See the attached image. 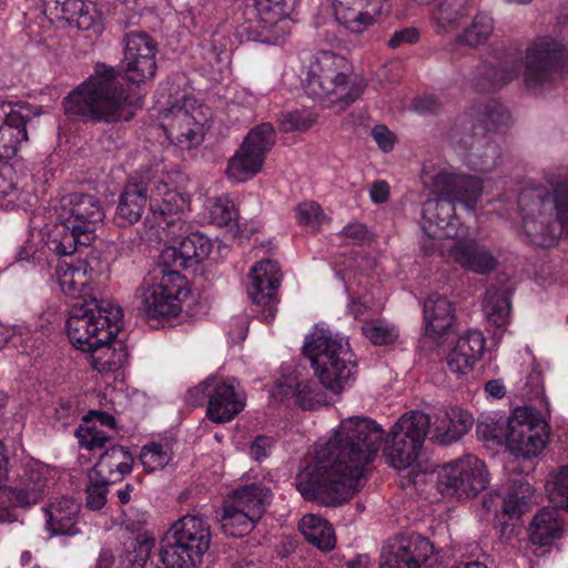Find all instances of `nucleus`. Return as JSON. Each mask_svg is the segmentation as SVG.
Wrapping results in <instances>:
<instances>
[{
	"label": "nucleus",
	"instance_id": "54",
	"mask_svg": "<svg viewBox=\"0 0 568 568\" xmlns=\"http://www.w3.org/2000/svg\"><path fill=\"white\" fill-rule=\"evenodd\" d=\"M485 119L479 121L486 128V133L489 130H500L507 126L510 114L509 112L499 103L493 102L488 104L485 109Z\"/></svg>",
	"mask_w": 568,
	"mask_h": 568
},
{
	"label": "nucleus",
	"instance_id": "21",
	"mask_svg": "<svg viewBox=\"0 0 568 568\" xmlns=\"http://www.w3.org/2000/svg\"><path fill=\"white\" fill-rule=\"evenodd\" d=\"M250 286L247 293L252 302L262 306L261 315L264 321L270 322L276 313V291L282 276L275 261L264 260L252 266L250 274Z\"/></svg>",
	"mask_w": 568,
	"mask_h": 568
},
{
	"label": "nucleus",
	"instance_id": "46",
	"mask_svg": "<svg viewBox=\"0 0 568 568\" xmlns=\"http://www.w3.org/2000/svg\"><path fill=\"white\" fill-rule=\"evenodd\" d=\"M112 481L91 470L89 473V484L87 486V506L91 510H100L106 503L109 486Z\"/></svg>",
	"mask_w": 568,
	"mask_h": 568
},
{
	"label": "nucleus",
	"instance_id": "44",
	"mask_svg": "<svg viewBox=\"0 0 568 568\" xmlns=\"http://www.w3.org/2000/svg\"><path fill=\"white\" fill-rule=\"evenodd\" d=\"M545 488L554 507L568 510V466L551 471Z\"/></svg>",
	"mask_w": 568,
	"mask_h": 568
},
{
	"label": "nucleus",
	"instance_id": "4",
	"mask_svg": "<svg viewBox=\"0 0 568 568\" xmlns=\"http://www.w3.org/2000/svg\"><path fill=\"white\" fill-rule=\"evenodd\" d=\"M432 192L435 197L424 202L420 219L426 236L422 250L426 255L444 248L439 241L458 235L455 203L473 211L481 195V185L474 176L442 171L433 178Z\"/></svg>",
	"mask_w": 568,
	"mask_h": 568
},
{
	"label": "nucleus",
	"instance_id": "27",
	"mask_svg": "<svg viewBox=\"0 0 568 568\" xmlns=\"http://www.w3.org/2000/svg\"><path fill=\"white\" fill-rule=\"evenodd\" d=\"M473 416L460 407H442L429 424L430 440L448 445L459 440L473 426Z\"/></svg>",
	"mask_w": 568,
	"mask_h": 568
},
{
	"label": "nucleus",
	"instance_id": "28",
	"mask_svg": "<svg viewBox=\"0 0 568 568\" xmlns=\"http://www.w3.org/2000/svg\"><path fill=\"white\" fill-rule=\"evenodd\" d=\"M80 504L69 497L51 503L44 508L45 528L51 536H75L80 529Z\"/></svg>",
	"mask_w": 568,
	"mask_h": 568
},
{
	"label": "nucleus",
	"instance_id": "48",
	"mask_svg": "<svg viewBox=\"0 0 568 568\" xmlns=\"http://www.w3.org/2000/svg\"><path fill=\"white\" fill-rule=\"evenodd\" d=\"M171 460V453L162 445L152 443L143 446L140 454V462L146 471L162 469Z\"/></svg>",
	"mask_w": 568,
	"mask_h": 568
},
{
	"label": "nucleus",
	"instance_id": "9",
	"mask_svg": "<svg viewBox=\"0 0 568 568\" xmlns=\"http://www.w3.org/2000/svg\"><path fill=\"white\" fill-rule=\"evenodd\" d=\"M322 385L338 394L356 372V358L348 341L329 329H315L303 346Z\"/></svg>",
	"mask_w": 568,
	"mask_h": 568
},
{
	"label": "nucleus",
	"instance_id": "18",
	"mask_svg": "<svg viewBox=\"0 0 568 568\" xmlns=\"http://www.w3.org/2000/svg\"><path fill=\"white\" fill-rule=\"evenodd\" d=\"M52 470L45 464L29 459L21 464L16 479L3 488L2 497L11 507L38 504L49 493Z\"/></svg>",
	"mask_w": 568,
	"mask_h": 568
},
{
	"label": "nucleus",
	"instance_id": "17",
	"mask_svg": "<svg viewBox=\"0 0 568 568\" xmlns=\"http://www.w3.org/2000/svg\"><path fill=\"white\" fill-rule=\"evenodd\" d=\"M275 143V130L271 123L252 129L227 164V175L236 182H244L258 173L266 153Z\"/></svg>",
	"mask_w": 568,
	"mask_h": 568
},
{
	"label": "nucleus",
	"instance_id": "45",
	"mask_svg": "<svg viewBox=\"0 0 568 568\" xmlns=\"http://www.w3.org/2000/svg\"><path fill=\"white\" fill-rule=\"evenodd\" d=\"M155 546V539L150 534L140 535L133 545L132 550H128L121 559L123 568H144L150 558V554Z\"/></svg>",
	"mask_w": 568,
	"mask_h": 568
},
{
	"label": "nucleus",
	"instance_id": "36",
	"mask_svg": "<svg viewBox=\"0 0 568 568\" xmlns=\"http://www.w3.org/2000/svg\"><path fill=\"white\" fill-rule=\"evenodd\" d=\"M298 527L305 539L320 550L328 551L335 547L334 529L325 518L313 514L305 515Z\"/></svg>",
	"mask_w": 568,
	"mask_h": 568
},
{
	"label": "nucleus",
	"instance_id": "11",
	"mask_svg": "<svg viewBox=\"0 0 568 568\" xmlns=\"http://www.w3.org/2000/svg\"><path fill=\"white\" fill-rule=\"evenodd\" d=\"M211 526L200 514H187L169 528L161 548L166 568H196L211 545Z\"/></svg>",
	"mask_w": 568,
	"mask_h": 568
},
{
	"label": "nucleus",
	"instance_id": "57",
	"mask_svg": "<svg viewBox=\"0 0 568 568\" xmlns=\"http://www.w3.org/2000/svg\"><path fill=\"white\" fill-rule=\"evenodd\" d=\"M544 389L542 375L540 369L534 367L526 376L525 386L523 388V396L531 399L538 397Z\"/></svg>",
	"mask_w": 568,
	"mask_h": 568
},
{
	"label": "nucleus",
	"instance_id": "55",
	"mask_svg": "<svg viewBox=\"0 0 568 568\" xmlns=\"http://www.w3.org/2000/svg\"><path fill=\"white\" fill-rule=\"evenodd\" d=\"M476 361L471 359L469 355L458 351L454 347L447 355V366L452 373L457 375H466L473 371Z\"/></svg>",
	"mask_w": 568,
	"mask_h": 568
},
{
	"label": "nucleus",
	"instance_id": "51",
	"mask_svg": "<svg viewBox=\"0 0 568 568\" xmlns=\"http://www.w3.org/2000/svg\"><path fill=\"white\" fill-rule=\"evenodd\" d=\"M77 436L80 445L89 450L101 449L112 440L111 436L95 425L80 427Z\"/></svg>",
	"mask_w": 568,
	"mask_h": 568
},
{
	"label": "nucleus",
	"instance_id": "35",
	"mask_svg": "<svg viewBox=\"0 0 568 568\" xmlns=\"http://www.w3.org/2000/svg\"><path fill=\"white\" fill-rule=\"evenodd\" d=\"M270 498L271 491L267 487L252 484L234 490L230 501L258 520L265 513Z\"/></svg>",
	"mask_w": 568,
	"mask_h": 568
},
{
	"label": "nucleus",
	"instance_id": "1",
	"mask_svg": "<svg viewBox=\"0 0 568 568\" xmlns=\"http://www.w3.org/2000/svg\"><path fill=\"white\" fill-rule=\"evenodd\" d=\"M383 440L384 430L375 420L357 416L344 419L327 442L318 444L315 464L297 474L296 489L305 499L327 506L351 499Z\"/></svg>",
	"mask_w": 568,
	"mask_h": 568
},
{
	"label": "nucleus",
	"instance_id": "32",
	"mask_svg": "<svg viewBox=\"0 0 568 568\" xmlns=\"http://www.w3.org/2000/svg\"><path fill=\"white\" fill-rule=\"evenodd\" d=\"M134 459L128 448L112 446L99 458L92 470L112 483H116L132 470Z\"/></svg>",
	"mask_w": 568,
	"mask_h": 568
},
{
	"label": "nucleus",
	"instance_id": "29",
	"mask_svg": "<svg viewBox=\"0 0 568 568\" xmlns=\"http://www.w3.org/2000/svg\"><path fill=\"white\" fill-rule=\"evenodd\" d=\"M323 387L321 382L301 376H286L278 382L281 393L295 396L298 405L304 409H314L325 404Z\"/></svg>",
	"mask_w": 568,
	"mask_h": 568
},
{
	"label": "nucleus",
	"instance_id": "20",
	"mask_svg": "<svg viewBox=\"0 0 568 568\" xmlns=\"http://www.w3.org/2000/svg\"><path fill=\"white\" fill-rule=\"evenodd\" d=\"M123 42L122 78L135 85L151 80L156 71V42L148 33L141 31L126 33Z\"/></svg>",
	"mask_w": 568,
	"mask_h": 568
},
{
	"label": "nucleus",
	"instance_id": "16",
	"mask_svg": "<svg viewBox=\"0 0 568 568\" xmlns=\"http://www.w3.org/2000/svg\"><path fill=\"white\" fill-rule=\"evenodd\" d=\"M450 142L464 152L465 163L474 171L489 172L500 162V150L481 123L466 121L450 132Z\"/></svg>",
	"mask_w": 568,
	"mask_h": 568
},
{
	"label": "nucleus",
	"instance_id": "5",
	"mask_svg": "<svg viewBox=\"0 0 568 568\" xmlns=\"http://www.w3.org/2000/svg\"><path fill=\"white\" fill-rule=\"evenodd\" d=\"M521 230L531 245L550 247L568 237V182L525 189L518 197Z\"/></svg>",
	"mask_w": 568,
	"mask_h": 568
},
{
	"label": "nucleus",
	"instance_id": "60",
	"mask_svg": "<svg viewBox=\"0 0 568 568\" xmlns=\"http://www.w3.org/2000/svg\"><path fill=\"white\" fill-rule=\"evenodd\" d=\"M372 136L383 152H389L395 143L394 133L385 125H375L372 129Z\"/></svg>",
	"mask_w": 568,
	"mask_h": 568
},
{
	"label": "nucleus",
	"instance_id": "56",
	"mask_svg": "<svg viewBox=\"0 0 568 568\" xmlns=\"http://www.w3.org/2000/svg\"><path fill=\"white\" fill-rule=\"evenodd\" d=\"M519 74V67L489 68L486 77L491 81L494 88L501 87L513 81Z\"/></svg>",
	"mask_w": 568,
	"mask_h": 568
},
{
	"label": "nucleus",
	"instance_id": "62",
	"mask_svg": "<svg viewBox=\"0 0 568 568\" xmlns=\"http://www.w3.org/2000/svg\"><path fill=\"white\" fill-rule=\"evenodd\" d=\"M418 39V31L415 28H405L395 31L392 38L388 40V45L396 49L405 43H413Z\"/></svg>",
	"mask_w": 568,
	"mask_h": 568
},
{
	"label": "nucleus",
	"instance_id": "19",
	"mask_svg": "<svg viewBox=\"0 0 568 568\" xmlns=\"http://www.w3.org/2000/svg\"><path fill=\"white\" fill-rule=\"evenodd\" d=\"M488 484V473L484 462L467 455L446 465L438 475V487L446 494L476 496Z\"/></svg>",
	"mask_w": 568,
	"mask_h": 568
},
{
	"label": "nucleus",
	"instance_id": "40",
	"mask_svg": "<svg viewBox=\"0 0 568 568\" xmlns=\"http://www.w3.org/2000/svg\"><path fill=\"white\" fill-rule=\"evenodd\" d=\"M468 13V0H439L433 19L438 29L448 32L457 28Z\"/></svg>",
	"mask_w": 568,
	"mask_h": 568
},
{
	"label": "nucleus",
	"instance_id": "10",
	"mask_svg": "<svg viewBox=\"0 0 568 568\" xmlns=\"http://www.w3.org/2000/svg\"><path fill=\"white\" fill-rule=\"evenodd\" d=\"M121 318V308L110 301L77 302L67 321L68 336L78 349L89 352L116 335Z\"/></svg>",
	"mask_w": 568,
	"mask_h": 568
},
{
	"label": "nucleus",
	"instance_id": "58",
	"mask_svg": "<svg viewBox=\"0 0 568 568\" xmlns=\"http://www.w3.org/2000/svg\"><path fill=\"white\" fill-rule=\"evenodd\" d=\"M74 24L78 29L87 31L92 30L95 33H99L102 30L101 17L92 3H90L84 14L81 16Z\"/></svg>",
	"mask_w": 568,
	"mask_h": 568
},
{
	"label": "nucleus",
	"instance_id": "33",
	"mask_svg": "<svg viewBox=\"0 0 568 568\" xmlns=\"http://www.w3.org/2000/svg\"><path fill=\"white\" fill-rule=\"evenodd\" d=\"M234 21L239 33L246 36L248 40L261 42H277L273 34V28L262 22L257 6L241 4L234 13Z\"/></svg>",
	"mask_w": 568,
	"mask_h": 568
},
{
	"label": "nucleus",
	"instance_id": "6",
	"mask_svg": "<svg viewBox=\"0 0 568 568\" xmlns=\"http://www.w3.org/2000/svg\"><path fill=\"white\" fill-rule=\"evenodd\" d=\"M119 77L114 68L98 63L93 74L64 99L65 112L95 121L129 120L133 114L132 101Z\"/></svg>",
	"mask_w": 568,
	"mask_h": 568
},
{
	"label": "nucleus",
	"instance_id": "42",
	"mask_svg": "<svg viewBox=\"0 0 568 568\" xmlns=\"http://www.w3.org/2000/svg\"><path fill=\"white\" fill-rule=\"evenodd\" d=\"M495 28L491 16L479 12L475 16L471 23L457 36V43L469 47H476L485 43L493 34Z\"/></svg>",
	"mask_w": 568,
	"mask_h": 568
},
{
	"label": "nucleus",
	"instance_id": "25",
	"mask_svg": "<svg viewBox=\"0 0 568 568\" xmlns=\"http://www.w3.org/2000/svg\"><path fill=\"white\" fill-rule=\"evenodd\" d=\"M21 106L0 101V166L10 170L23 141L28 140L26 118Z\"/></svg>",
	"mask_w": 568,
	"mask_h": 568
},
{
	"label": "nucleus",
	"instance_id": "13",
	"mask_svg": "<svg viewBox=\"0 0 568 568\" xmlns=\"http://www.w3.org/2000/svg\"><path fill=\"white\" fill-rule=\"evenodd\" d=\"M430 416L419 410L402 415L386 438L385 454L392 467L406 469L418 458L429 430Z\"/></svg>",
	"mask_w": 568,
	"mask_h": 568
},
{
	"label": "nucleus",
	"instance_id": "8",
	"mask_svg": "<svg viewBox=\"0 0 568 568\" xmlns=\"http://www.w3.org/2000/svg\"><path fill=\"white\" fill-rule=\"evenodd\" d=\"M352 75L353 67L346 58L325 51L310 62L304 89L313 99L344 110L364 91L363 83L354 81Z\"/></svg>",
	"mask_w": 568,
	"mask_h": 568
},
{
	"label": "nucleus",
	"instance_id": "3",
	"mask_svg": "<svg viewBox=\"0 0 568 568\" xmlns=\"http://www.w3.org/2000/svg\"><path fill=\"white\" fill-rule=\"evenodd\" d=\"M149 203L144 224L162 237L175 239L182 230V213L186 205L183 195L169 186V175L163 171L148 170L131 178L122 191L116 206L121 224L136 223Z\"/></svg>",
	"mask_w": 568,
	"mask_h": 568
},
{
	"label": "nucleus",
	"instance_id": "31",
	"mask_svg": "<svg viewBox=\"0 0 568 568\" xmlns=\"http://www.w3.org/2000/svg\"><path fill=\"white\" fill-rule=\"evenodd\" d=\"M454 316V307L444 296L432 294L424 303V320L428 335L439 337L446 334L453 325Z\"/></svg>",
	"mask_w": 568,
	"mask_h": 568
},
{
	"label": "nucleus",
	"instance_id": "38",
	"mask_svg": "<svg viewBox=\"0 0 568 568\" xmlns=\"http://www.w3.org/2000/svg\"><path fill=\"white\" fill-rule=\"evenodd\" d=\"M90 352L92 365L100 373L118 372L128 363V351L122 343L106 342Z\"/></svg>",
	"mask_w": 568,
	"mask_h": 568
},
{
	"label": "nucleus",
	"instance_id": "63",
	"mask_svg": "<svg viewBox=\"0 0 568 568\" xmlns=\"http://www.w3.org/2000/svg\"><path fill=\"white\" fill-rule=\"evenodd\" d=\"M148 520V513L130 509L129 513L126 514L125 526L128 530L134 532L139 531L142 528V526L146 525Z\"/></svg>",
	"mask_w": 568,
	"mask_h": 568
},
{
	"label": "nucleus",
	"instance_id": "52",
	"mask_svg": "<svg viewBox=\"0 0 568 568\" xmlns=\"http://www.w3.org/2000/svg\"><path fill=\"white\" fill-rule=\"evenodd\" d=\"M297 220L298 223L311 231H317L325 215L321 206L315 202H304L297 205Z\"/></svg>",
	"mask_w": 568,
	"mask_h": 568
},
{
	"label": "nucleus",
	"instance_id": "43",
	"mask_svg": "<svg viewBox=\"0 0 568 568\" xmlns=\"http://www.w3.org/2000/svg\"><path fill=\"white\" fill-rule=\"evenodd\" d=\"M54 276L63 294L79 297L82 287L87 284L84 273L64 262L58 263Z\"/></svg>",
	"mask_w": 568,
	"mask_h": 568
},
{
	"label": "nucleus",
	"instance_id": "47",
	"mask_svg": "<svg viewBox=\"0 0 568 568\" xmlns=\"http://www.w3.org/2000/svg\"><path fill=\"white\" fill-rule=\"evenodd\" d=\"M209 219L217 226L230 225L237 219V212L233 201L229 197H216L207 206Z\"/></svg>",
	"mask_w": 568,
	"mask_h": 568
},
{
	"label": "nucleus",
	"instance_id": "41",
	"mask_svg": "<svg viewBox=\"0 0 568 568\" xmlns=\"http://www.w3.org/2000/svg\"><path fill=\"white\" fill-rule=\"evenodd\" d=\"M256 521L255 518L235 507L230 500L225 503L221 516V527L225 535L242 537L251 531Z\"/></svg>",
	"mask_w": 568,
	"mask_h": 568
},
{
	"label": "nucleus",
	"instance_id": "7",
	"mask_svg": "<svg viewBox=\"0 0 568 568\" xmlns=\"http://www.w3.org/2000/svg\"><path fill=\"white\" fill-rule=\"evenodd\" d=\"M54 210L58 223L49 233L47 245L58 255H71L78 245H90L97 226L104 219L100 200L91 194H67Z\"/></svg>",
	"mask_w": 568,
	"mask_h": 568
},
{
	"label": "nucleus",
	"instance_id": "15",
	"mask_svg": "<svg viewBox=\"0 0 568 568\" xmlns=\"http://www.w3.org/2000/svg\"><path fill=\"white\" fill-rule=\"evenodd\" d=\"M162 116V128L166 138L179 148L191 150L201 144L204 136V126L200 116V108L195 106V100L183 97L182 100H175L163 103L160 110Z\"/></svg>",
	"mask_w": 568,
	"mask_h": 568
},
{
	"label": "nucleus",
	"instance_id": "14",
	"mask_svg": "<svg viewBox=\"0 0 568 568\" xmlns=\"http://www.w3.org/2000/svg\"><path fill=\"white\" fill-rule=\"evenodd\" d=\"M506 443L516 458L537 456L548 440V425L532 407H517L508 419Z\"/></svg>",
	"mask_w": 568,
	"mask_h": 568
},
{
	"label": "nucleus",
	"instance_id": "24",
	"mask_svg": "<svg viewBox=\"0 0 568 568\" xmlns=\"http://www.w3.org/2000/svg\"><path fill=\"white\" fill-rule=\"evenodd\" d=\"M246 405V396L235 378L219 379L213 376L209 388L207 417L222 424L232 420Z\"/></svg>",
	"mask_w": 568,
	"mask_h": 568
},
{
	"label": "nucleus",
	"instance_id": "22",
	"mask_svg": "<svg viewBox=\"0 0 568 568\" xmlns=\"http://www.w3.org/2000/svg\"><path fill=\"white\" fill-rule=\"evenodd\" d=\"M434 547L420 535L402 536L383 547L379 568H422Z\"/></svg>",
	"mask_w": 568,
	"mask_h": 568
},
{
	"label": "nucleus",
	"instance_id": "2",
	"mask_svg": "<svg viewBox=\"0 0 568 568\" xmlns=\"http://www.w3.org/2000/svg\"><path fill=\"white\" fill-rule=\"evenodd\" d=\"M160 231L161 239L165 237L173 244L161 252L158 282L139 287L135 296L136 308L149 320L174 317L181 313L182 305L190 298L191 291L180 270L199 264L209 256L212 248L211 241L202 233H191L180 240L183 230L178 231L179 235L175 239H169L162 230Z\"/></svg>",
	"mask_w": 568,
	"mask_h": 568
},
{
	"label": "nucleus",
	"instance_id": "26",
	"mask_svg": "<svg viewBox=\"0 0 568 568\" xmlns=\"http://www.w3.org/2000/svg\"><path fill=\"white\" fill-rule=\"evenodd\" d=\"M442 251L443 254L446 252L449 261L476 274H488L498 265V261L490 250L473 240H456Z\"/></svg>",
	"mask_w": 568,
	"mask_h": 568
},
{
	"label": "nucleus",
	"instance_id": "53",
	"mask_svg": "<svg viewBox=\"0 0 568 568\" xmlns=\"http://www.w3.org/2000/svg\"><path fill=\"white\" fill-rule=\"evenodd\" d=\"M316 122L314 113L306 110H296L283 114L281 128L283 131H306Z\"/></svg>",
	"mask_w": 568,
	"mask_h": 568
},
{
	"label": "nucleus",
	"instance_id": "39",
	"mask_svg": "<svg viewBox=\"0 0 568 568\" xmlns=\"http://www.w3.org/2000/svg\"><path fill=\"white\" fill-rule=\"evenodd\" d=\"M484 312L493 325L500 328L508 323L510 313V294L506 287L493 286L487 290Z\"/></svg>",
	"mask_w": 568,
	"mask_h": 568
},
{
	"label": "nucleus",
	"instance_id": "64",
	"mask_svg": "<svg viewBox=\"0 0 568 568\" xmlns=\"http://www.w3.org/2000/svg\"><path fill=\"white\" fill-rule=\"evenodd\" d=\"M371 199L374 203H384L389 197V186L385 181H376L369 191Z\"/></svg>",
	"mask_w": 568,
	"mask_h": 568
},
{
	"label": "nucleus",
	"instance_id": "12",
	"mask_svg": "<svg viewBox=\"0 0 568 568\" xmlns=\"http://www.w3.org/2000/svg\"><path fill=\"white\" fill-rule=\"evenodd\" d=\"M568 73V48L550 37L532 40L525 51L523 79L534 94H542L556 87Z\"/></svg>",
	"mask_w": 568,
	"mask_h": 568
},
{
	"label": "nucleus",
	"instance_id": "37",
	"mask_svg": "<svg viewBox=\"0 0 568 568\" xmlns=\"http://www.w3.org/2000/svg\"><path fill=\"white\" fill-rule=\"evenodd\" d=\"M534 497L531 485L524 478H513L505 496L500 499L501 510L506 515L516 516L525 513Z\"/></svg>",
	"mask_w": 568,
	"mask_h": 568
},
{
	"label": "nucleus",
	"instance_id": "50",
	"mask_svg": "<svg viewBox=\"0 0 568 568\" xmlns=\"http://www.w3.org/2000/svg\"><path fill=\"white\" fill-rule=\"evenodd\" d=\"M454 347L477 362L485 349V337L478 331H468L457 339Z\"/></svg>",
	"mask_w": 568,
	"mask_h": 568
},
{
	"label": "nucleus",
	"instance_id": "23",
	"mask_svg": "<svg viewBox=\"0 0 568 568\" xmlns=\"http://www.w3.org/2000/svg\"><path fill=\"white\" fill-rule=\"evenodd\" d=\"M335 18L352 33H362L390 9L389 0H333Z\"/></svg>",
	"mask_w": 568,
	"mask_h": 568
},
{
	"label": "nucleus",
	"instance_id": "61",
	"mask_svg": "<svg viewBox=\"0 0 568 568\" xmlns=\"http://www.w3.org/2000/svg\"><path fill=\"white\" fill-rule=\"evenodd\" d=\"M273 446V439L267 436H258L251 445L250 454L255 460L266 458Z\"/></svg>",
	"mask_w": 568,
	"mask_h": 568
},
{
	"label": "nucleus",
	"instance_id": "49",
	"mask_svg": "<svg viewBox=\"0 0 568 568\" xmlns=\"http://www.w3.org/2000/svg\"><path fill=\"white\" fill-rule=\"evenodd\" d=\"M363 334L375 345H387L393 343L398 332L394 326L383 321H369L362 326Z\"/></svg>",
	"mask_w": 568,
	"mask_h": 568
},
{
	"label": "nucleus",
	"instance_id": "30",
	"mask_svg": "<svg viewBox=\"0 0 568 568\" xmlns=\"http://www.w3.org/2000/svg\"><path fill=\"white\" fill-rule=\"evenodd\" d=\"M300 0H255L262 22L273 28L275 40L290 33L288 18Z\"/></svg>",
	"mask_w": 568,
	"mask_h": 568
},
{
	"label": "nucleus",
	"instance_id": "59",
	"mask_svg": "<svg viewBox=\"0 0 568 568\" xmlns=\"http://www.w3.org/2000/svg\"><path fill=\"white\" fill-rule=\"evenodd\" d=\"M213 383V376L207 377L200 385L189 389L186 394V402L192 406L202 405L209 402V388Z\"/></svg>",
	"mask_w": 568,
	"mask_h": 568
},
{
	"label": "nucleus",
	"instance_id": "34",
	"mask_svg": "<svg viewBox=\"0 0 568 568\" xmlns=\"http://www.w3.org/2000/svg\"><path fill=\"white\" fill-rule=\"evenodd\" d=\"M560 513L556 507H545L537 513L529 526V537L532 544L548 546L562 535Z\"/></svg>",
	"mask_w": 568,
	"mask_h": 568
}]
</instances>
